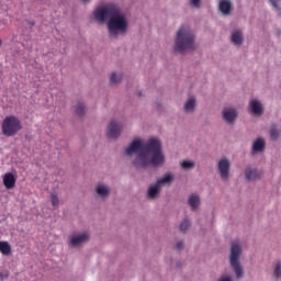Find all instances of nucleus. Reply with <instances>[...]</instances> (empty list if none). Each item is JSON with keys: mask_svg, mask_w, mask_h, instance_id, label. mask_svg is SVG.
Segmentation results:
<instances>
[{"mask_svg": "<svg viewBox=\"0 0 281 281\" xmlns=\"http://www.w3.org/2000/svg\"><path fill=\"white\" fill-rule=\"evenodd\" d=\"M199 203H201V199L196 194H191L189 198V205L192 210H196L199 207Z\"/></svg>", "mask_w": 281, "mask_h": 281, "instance_id": "21", "label": "nucleus"}, {"mask_svg": "<svg viewBox=\"0 0 281 281\" xmlns=\"http://www.w3.org/2000/svg\"><path fill=\"white\" fill-rule=\"evenodd\" d=\"M188 227H190V221L188 220L182 221V223L180 224V231L188 232Z\"/></svg>", "mask_w": 281, "mask_h": 281, "instance_id": "28", "label": "nucleus"}, {"mask_svg": "<svg viewBox=\"0 0 281 281\" xmlns=\"http://www.w3.org/2000/svg\"><path fill=\"white\" fill-rule=\"evenodd\" d=\"M240 254H243V248L240 247V244L238 240H235L232 243L231 247V266L233 270L235 271L237 278H243L244 271L243 266H240Z\"/></svg>", "mask_w": 281, "mask_h": 281, "instance_id": "4", "label": "nucleus"}, {"mask_svg": "<svg viewBox=\"0 0 281 281\" xmlns=\"http://www.w3.org/2000/svg\"><path fill=\"white\" fill-rule=\"evenodd\" d=\"M220 12L222 14H229L232 12V2L229 0L220 1Z\"/></svg>", "mask_w": 281, "mask_h": 281, "instance_id": "13", "label": "nucleus"}, {"mask_svg": "<svg viewBox=\"0 0 281 281\" xmlns=\"http://www.w3.org/2000/svg\"><path fill=\"white\" fill-rule=\"evenodd\" d=\"M21 128H23V125L21 124V120L16 116H7L2 121V134L5 137H14Z\"/></svg>", "mask_w": 281, "mask_h": 281, "instance_id": "5", "label": "nucleus"}, {"mask_svg": "<svg viewBox=\"0 0 281 281\" xmlns=\"http://www.w3.org/2000/svg\"><path fill=\"white\" fill-rule=\"evenodd\" d=\"M29 25H30V27H34L35 22L34 21H29Z\"/></svg>", "mask_w": 281, "mask_h": 281, "instance_id": "33", "label": "nucleus"}, {"mask_svg": "<svg viewBox=\"0 0 281 281\" xmlns=\"http://www.w3.org/2000/svg\"><path fill=\"white\" fill-rule=\"evenodd\" d=\"M232 43H234V45H243V32L240 31L233 32Z\"/></svg>", "mask_w": 281, "mask_h": 281, "instance_id": "17", "label": "nucleus"}, {"mask_svg": "<svg viewBox=\"0 0 281 281\" xmlns=\"http://www.w3.org/2000/svg\"><path fill=\"white\" fill-rule=\"evenodd\" d=\"M195 106H196V99H194V97H191L184 105V111H187V113H192Z\"/></svg>", "mask_w": 281, "mask_h": 281, "instance_id": "19", "label": "nucleus"}, {"mask_svg": "<svg viewBox=\"0 0 281 281\" xmlns=\"http://www.w3.org/2000/svg\"><path fill=\"white\" fill-rule=\"evenodd\" d=\"M122 80V75H116L115 72L111 74L110 81L112 85H117Z\"/></svg>", "mask_w": 281, "mask_h": 281, "instance_id": "25", "label": "nucleus"}, {"mask_svg": "<svg viewBox=\"0 0 281 281\" xmlns=\"http://www.w3.org/2000/svg\"><path fill=\"white\" fill-rule=\"evenodd\" d=\"M191 5L193 8H201V0H191Z\"/></svg>", "mask_w": 281, "mask_h": 281, "instance_id": "29", "label": "nucleus"}, {"mask_svg": "<svg viewBox=\"0 0 281 281\" xmlns=\"http://www.w3.org/2000/svg\"><path fill=\"white\" fill-rule=\"evenodd\" d=\"M245 177L247 181H256V179H260L262 177V173L256 169L246 168Z\"/></svg>", "mask_w": 281, "mask_h": 281, "instance_id": "11", "label": "nucleus"}, {"mask_svg": "<svg viewBox=\"0 0 281 281\" xmlns=\"http://www.w3.org/2000/svg\"><path fill=\"white\" fill-rule=\"evenodd\" d=\"M76 113L79 115V117H82L85 113H87V106H85V103L79 102L76 106Z\"/></svg>", "mask_w": 281, "mask_h": 281, "instance_id": "22", "label": "nucleus"}, {"mask_svg": "<svg viewBox=\"0 0 281 281\" xmlns=\"http://www.w3.org/2000/svg\"><path fill=\"white\" fill-rule=\"evenodd\" d=\"M50 203L53 207H58V205H60V200L58 199V195L56 193L50 194Z\"/></svg>", "mask_w": 281, "mask_h": 281, "instance_id": "24", "label": "nucleus"}, {"mask_svg": "<svg viewBox=\"0 0 281 281\" xmlns=\"http://www.w3.org/2000/svg\"><path fill=\"white\" fill-rule=\"evenodd\" d=\"M188 49H196L194 44V33L188 26L179 29L176 38V52H188Z\"/></svg>", "mask_w": 281, "mask_h": 281, "instance_id": "3", "label": "nucleus"}, {"mask_svg": "<svg viewBox=\"0 0 281 281\" xmlns=\"http://www.w3.org/2000/svg\"><path fill=\"white\" fill-rule=\"evenodd\" d=\"M229 160H227V158L221 159L217 164V169L223 181H227L229 179Z\"/></svg>", "mask_w": 281, "mask_h": 281, "instance_id": "6", "label": "nucleus"}, {"mask_svg": "<svg viewBox=\"0 0 281 281\" xmlns=\"http://www.w3.org/2000/svg\"><path fill=\"white\" fill-rule=\"evenodd\" d=\"M249 106L254 115H262V104H260L258 100L250 101Z\"/></svg>", "mask_w": 281, "mask_h": 281, "instance_id": "12", "label": "nucleus"}, {"mask_svg": "<svg viewBox=\"0 0 281 281\" xmlns=\"http://www.w3.org/2000/svg\"><path fill=\"white\" fill-rule=\"evenodd\" d=\"M220 281H232V277H229V276L222 277V279H220Z\"/></svg>", "mask_w": 281, "mask_h": 281, "instance_id": "32", "label": "nucleus"}, {"mask_svg": "<svg viewBox=\"0 0 281 281\" xmlns=\"http://www.w3.org/2000/svg\"><path fill=\"white\" fill-rule=\"evenodd\" d=\"M252 150L255 153H262V150H265V139L258 138L257 140H255L252 145Z\"/></svg>", "mask_w": 281, "mask_h": 281, "instance_id": "18", "label": "nucleus"}, {"mask_svg": "<svg viewBox=\"0 0 281 281\" xmlns=\"http://www.w3.org/2000/svg\"><path fill=\"white\" fill-rule=\"evenodd\" d=\"M3 186L7 188V190H12L14 186H16V178L14 177V173L12 172H7L3 178Z\"/></svg>", "mask_w": 281, "mask_h": 281, "instance_id": "9", "label": "nucleus"}, {"mask_svg": "<svg viewBox=\"0 0 281 281\" xmlns=\"http://www.w3.org/2000/svg\"><path fill=\"white\" fill-rule=\"evenodd\" d=\"M89 241V234L82 233L80 235L72 236L71 247H82L85 243Z\"/></svg>", "mask_w": 281, "mask_h": 281, "instance_id": "8", "label": "nucleus"}, {"mask_svg": "<svg viewBox=\"0 0 281 281\" xmlns=\"http://www.w3.org/2000/svg\"><path fill=\"white\" fill-rule=\"evenodd\" d=\"M122 133V124L115 121H111L108 126V137L110 139H117Z\"/></svg>", "mask_w": 281, "mask_h": 281, "instance_id": "7", "label": "nucleus"}, {"mask_svg": "<svg viewBox=\"0 0 281 281\" xmlns=\"http://www.w3.org/2000/svg\"><path fill=\"white\" fill-rule=\"evenodd\" d=\"M273 276H274L276 280H280V278H281V261L276 263Z\"/></svg>", "mask_w": 281, "mask_h": 281, "instance_id": "23", "label": "nucleus"}, {"mask_svg": "<svg viewBox=\"0 0 281 281\" xmlns=\"http://www.w3.org/2000/svg\"><path fill=\"white\" fill-rule=\"evenodd\" d=\"M83 3H89L91 0H81Z\"/></svg>", "mask_w": 281, "mask_h": 281, "instance_id": "34", "label": "nucleus"}, {"mask_svg": "<svg viewBox=\"0 0 281 281\" xmlns=\"http://www.w3.org/2000/svg\"><path fill=\"white\" fill-rule=\"evenodd\" d=\"M172 181H175V176L171 173H168L164 178L159 179L157 183L161 188L162 186H170Z\"/></svg>", "mask_w": 281, "mask_h": 281, "instance_id": "15", "label": "nucleus"}, {"mask_svg": "<svg viewBox=\"0 0 281 281\" xmlns=\"http://www.w3.org/2000/svg\"><path fill=\"white\" fill-rule=\"evenodd\" d=\"M1 45H3V41L0 40V47H1Z\"/></svg>", "mask_w": 281, "mask_h": 281, "instance_id": "35", "label": "nucleus"}, {"mask_svg": "<svg viewBox=\"0 0 281 281\" xmlns=\"http://www.w3.org/2000/svg\"><path fill=\"white\" fill-rule=\"evenodd\" d=\"M270 3H272L273 8H278V3H280V0H270Z\"/></svg>", "mask_w": 281, "mask_h": 281, "instance_id": "30", "label": "nucleus"}, {"mask_svg": "<svg viewBox=\"0 0 281 281\" xmlns=\"http://www.w3.org/2000/svg\"><path fill=\"white\" fill-rule=\"evenodd\" d=\"M133 153H138L134 160L136 168L161 166L165 161L164 153H161V142L157 138H151L146 144H143L140 139H135L125 149V155H133Z\"/></svg>", "mask_w": 281, "mask_h": 281, "instance_id": "1", "label": "nucleus"}, {"mask_svg": "<svg viewBox=\"0 0 281 281\" xmlns=\"http://www.w3.org/2000/svg\"><path fill=\"white\" fill-rule=\"evenodd\" d=\"M279 135H280V132H278V128L276 126H272L270 130L271 139H278Z\"/></svg>", "mask_w": 281, "mask_h": 281, "instance_id": "27", "label": "nucleus"}, {"mask_svg": "<svg viewBox=\"0 0 281 281\" xmlns=\"http://www.w3.org/2000/svg\"><path fill=\"white\" fill-rule=\"evenodd\" d=\"M223 117L228 124H233V122L238 117L236 110L233 108H225L223 110Z\"/></svg>", "mask_w": 281, "mask_h": 281, "instance_id": "10", "label": "nucleus"}, {"mask_svg": "<svg viewBox=\"0 0 281 281\" xmlns=\"http://www.w3.org/2000/svg\"><path fill=\"white\" fill-rule=\"evenodd\" d=\"M177 249H179V250L183 249V241L177 243Z\"/></svg>", "mask_w": 281, "mask_h": 281, "instance_id": "31", "label": "nucleus"}, {"mask_svg": "<svg viewBox=\"0 0 281 281\" xmlns=\"http://www.w3.org/2000/svg\"><path fill=\"white\" fill-rule=\"evenodd\" d=\"M111 192V189L104 184H99L97 187V194H99V196H109V193Z\"/></svg>", "mask_w": 281, "mask_h": 281, "instance_id": "20", "label": "nucleus"}, {"mask_svg": "<svg viewBox=\"0 0 281 281\" xmlns=\"http://www.w3.org/2000/svg\"><path fill=\"white\" fill-rule=\"evenodd\" d=\"M94 19L103 23L108 21V29L110 36H117L120 33L126 32L128 30V21L126 15L122 13V10L117 4H108L101 9L94 11Z\"/></svg>", "mask_w": 281, "mask_h": 281, "instance_id": "2", "label": "nucleus"}, {"mask_svg": "<svg viewBox=\"0 0 281 281\" xmlns=\"http://www.w3.org/2000/svg\"><path fill=\"white\" fill-rule=\"evenodd\" d=\"M160 190H161V187L156 182L155 184L149 187L148 193H147L148 198L149 199H157V196H159Z\"/></svg>", "mask_w": 281, "mask_h": 281, "instance_id": "14", "label": "nucleus"}, {"mask_svg": "<svg viewBox=\"0 0 281 281\" xmlns=\"http://www.w3.org/2000/svg\"><path fill=\"white\" fill-rule=\"evenodd\" d=\"M12 247L8 241H0V252L2 256H10Z\"/></svg>", "mask_w": 281, "mask_h": 281, "instance_id": "16", "label": "nucleus"}, {"mask_svg": "<svg viewBox=\"0 0 281 281\" xmlns=\"http://www.w3.org/2000/svg\"><path fill=\"white\" fill-rule=\"evenodd\" d=\"M181 167L183 168V170H191V168H194V162L190 160H184L182 161Z\"/></svg>", "mask_w": 281, "mask_h": 281, "instance_id": "26", "label": "nucleus"}]
</instances>
